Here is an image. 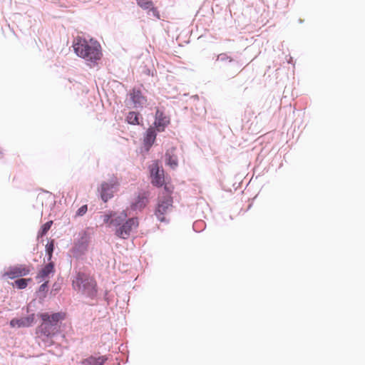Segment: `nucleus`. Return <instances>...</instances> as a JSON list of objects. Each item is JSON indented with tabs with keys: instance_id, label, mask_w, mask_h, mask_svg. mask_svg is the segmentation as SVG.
<instances>
[{
	"instance_id": "obj_1",
	"label": "nucleus",
	"mask_w": 365,
	"mask_h": 365,
	"mask_svg": "<svg viewBox=\"0 0 365 365\" xmlns=\"http://www.w3.org/2000/svg\"><path fill=\"white\" fill-rule=\"evenodd\" d=\"M73 49L78 56L93 64L97 63L103 56L101 44L93 38L88 40L77 37L73 43Z\"/></svg>"
},
{
	"instance_id": "obj_2",
	"label": "nucleus",
	"mask_w": 365,
	"mask_h": 365,
	"mask_svg": "<svg viewBox=\"0 0 365 365\" xmlns=\"http://www.w3.org/2000/svg\"><path fill=\"white\" fill-rule=\"evenodd\" d=\"M38 317L42 322L36 329V334L45 340V338H52L58 332V323L65 319L66 314L63 312L51 314L48 312H43L38 314Z\"/></svg>"
},
{
	"instance_id": "obj_3",
	"label": "nucleus",
	"mask_w": 365,
	"mask_h": 365,
	"mask_svg": "<svg viewBox=\"0 0 365 365\" xmlns=\"http://www.w3.org/2000/svg\"><path fill=\"white\" fill-rule=\"evenodd\" d=\"M73 289L82 294L93 297L96 295L97 282L93 277L83 272H78L72 280Z\"/></svg>"
},
{
	"instance_id": "obj_4",
	"label": "nucleus",
	"mask_w": 365,
	"mask_h": 365,
	"mask_svg": "<svg viewBox=\"0 0 365 365\" xmlns=\"http://www.w3.org/2000/svg\"><path fill=\"white\" fill-rule=\"evenodd\" d=\"M173 209V198L170 195H166L159 199L155 214L158 219L165 221V215L170 213Z\"/></svg>"
},
{
	"instance_id": "obj_5",
	"label": "nucleus",
	"mask_w": 365,
	"mask_h": 365,
	"mask_svg": "<svg viewBox=\"0 0 365 365\" xmlns=\"http://www.w3.org/2000/svg\"><path fill=\"white\" fill-rule=\"evenodd\" d=\"M139 225V222L138 218L132 217L127 220L125 222L123 223L121 226L115 230V235L123 239H127L130 236V233Z\"/></svg>"
},
{
	"instance_id": "obj_6",
	"label": "nucleus",
	"mask_w": 365,
	"mask_h": 365,
	"mask_svg": "<svg viewBox=\"0 0 365 365\" xmlns=\"http://www.w3.org/2000/svg\"><path fill=\"white\" fill-rule=\"evenodd\" d=\"M119 185L118 180L116 178H112L109 182H104L101 184L99 189L101 197L104 202H107L113 196V192Z\"/></svg>"
},
{
	"instance_id": "obj_7",
	"label": "nucleus",
	"mask_w": 365,
	"mask_h": 365,
	"mask_svg": "<svg viewBox=\"0 0 365 365\" xmlns=\"http://www.w3.org/2000/svg\"><path fill=\"white\" fill-rule=\"evenodd\" d=\"M30 272V266L26 264H16L9 267L8 270L3 274V277H8L10 279H14L26 276Z\"/></svg>"
},
{
	"instance_id": "obj_8",
	"label": "nucleus",
	"mask_w": 365,
	"mask_h": 365,
	"mask_svg": "<svg viewBox=\"0 0 365 365\" xmlns=\"http://www.w3.org/2000/svg\"><path fill=\"white\" fill-rule=\"evenodd\" d=\"M150 172L152 178V184L157 187L162 186L165 182L163 170H160L158 165L157 163H154L152 165Z\"/></svg>"
},
{
	"instance_id": "obj_9",
	"label": "nucleus",
	"mask_w": 365,
	"mask_h": 365,
	"mask_svg": "<svg viewBox=\"0 0 365 365\" xmlns=\"http://www.w3.org/2000/svg\"><path fill=\"white\" fill-rule=\"evenodd\" d=\"M55 272L54 262H48L43 267H42L36 274V279L38 282L43 281H48L50 274H53Z\"/></svg>"
},
{
	"instance_id": "obj_10",
	"label": "nucleus",
	"mask_w": 365,
	"mask_h": 365,
	"mask_svg": "<svg viewBox=\"0 0 365 365\" xmlns=\"http://www.w3.org/2000/svg\"><path fill=\"white\" fill-rule=\"evenodd\" d=\"M35 320V314H31L28 317H22L21 319L14 318L10 321V326L11 327H30Z\"/></svg>"
},
{
	"instance_id": "obj_11",
	"label": "nucleus",
	"mask_w": 365,
	"mask_h": 365,
	"mask_svg": "<svg viewBox=\"0 0 365 365\" xmlns=\"http://www.w3.org/2000/svg\"><path fill=\"white\" fill-rule=\"evenodd\" d=\"M148 192H143L140 193L131 205V208L133 210H143L148 202Z\"/></svg>"
},
{
	"instance_id": "obj_12",
	"label": "nucleus",
	"mask_w": 365,
	"mask_h": 365,
	"mask_svg": "<svg viewBox=\"0 0 365 365\" xmlns=\"http://www.w3.org/2000/svg\"><path fill=\"white\" fill-rule=\"evenodd\" d=\"M130 96L134 106L136 108L143 107L147 102L146 98L139 89L133 88L130 93Z\"/></svg>"
},
{
	"instance_id": "obj_13",
	"label": "nucleus",
	"mask_w": 365,
	"mask_h": 365,
	"mask_svg": "<svg viewBox=\"0 0 365 365\" xmlns=\"http://www.w3.org/2000/svg\"><path fill=\"white\" fill-rule=\"evenodd\" d=\"M137 4L144 10H148L153 12V15L158 19H160L159 12L153 5L151 0H136Z\"/></svg>"
},
{
	"instance_id": "obj_14",
	"label": "nucleus",
	"mask_w": 365,
	"mask_h": 365,
	"mask_svg": "<svg viewBox=\"0 0 365 365\" xmlns=\"http://www.w3.org/2000/svg\"><path fill=\"white\" fill-rule=\"evenodd\" d=\"M175 148H171L168 149L165 153V161L173 169H175L178 166V157L175 155Z\"/></svg>"
},
{
	"instance_id": "obj_15",
	"label": "nucleus",
	"mask_w": 365,
	"mask_h": 365,
	"mask_svg": "<svg viewBox=\"0 0 365 365\" xmlns=\"http://www.w3.org/2000/svg\"><path fill=\"white\" fill-rule=\"evenodd\" d=\"M168 123L169 120L165 116L163 115V113L158 110L156 113V119L155 121V125L158 131H163L165 127L168 124Z\"/></svg>"
},
{
	"instance_id": "obj_16",
	"label": "nucleus",
	"mask_w": 365,
	"mask_h": 365,
	"mask_svg": "<svg viewBox=\"0 0 365 365\" xmlns=\"http://www.w3.org/2000/svg\"><path fill=\"white\" fill-rule=\"evenodd\" d=\"M156 138L155 130L153 128H149L147 131L145 136L144 138V144L145 146L150 148L153 143L155 142Z\"/></svg>"
},
{
	"instance_id": "obj_17",
	"label": "nucleus",
	"mask_w": 365,
	"mask_h": 365,
	"mask_svg": "<svg viewBox=\"0 0 365 365\" xmlns=\"http://www.w3.org/2000/svg\"><path fill=\"white\" fill-rule=\"evenodd\" d=\"M106 358L105 356H99L98 358L90 356L82 361L83 365H103Z\"/></svg>"
},
{
	"instance_id": "obj_18",
	"label": "nucleus",
	"mask_w": 365,
	"mask_h": 365,
	"mask_svg": "<svg viewBox=\"0 0 365 365\" xmlns=\"http://www.w3.org/2000/svg\"><path fill=\"white\" fill-rule=\"evenodd\" d=\"M126 217L127 214L125 212H123L119 215L113 214V218L110 221V225L119 227L123 225Z\"/></svg>"
},
{
	"instance_id": "obj_19",
	"label": "nucleus",
	"mask_w": 365,
	"mask_h": 365,
	"mask_svg": "<svg viewBox=\"0 0 365 365\" xmlns=\"http://www.w3.org/2000/svg\"><path fill=\"white\" fill-rule=\"evenodd\" d=\"M126 120L129 124L138 125L139 124V113L130 111L126 116Z\"/></svg>"
},
{
	"instance_id": "obj_20",
	"label": "nucleus",
	"mask_w": 365,
	"mask_h": 365,
	"mask_svg": "<svg viewBox=\"0 0 365 365\" xmlns=\"http://www.w3.org/2000/svg\"><path fill=\"white\" fill-rule=\"evenodd\" d=\"M31 281V278H28V279L21 278V279H16L14 282L13 285L16 286L17 288H19L20 289H25L27 287L28 283Z\"/></svg>"
},
{
	"instance_id": "obj_21",
	"label": "nucleus",
	"mask_w": 365,
	"mask_h": 365,
	"mask_svg": "<svg viewBox=\"0 0 365 365\" xmlns=\"http://www.w3.org/2000/svg\"><path fill=\"white\" fill-rule=\"evenodd\" d=\"M53 249H54V240H51V241L48 242V243L46 245V254L48 256V262H52L51 259H52Z\"/></svg>"
},
{
	"instance_id": "obj_22",
	"label": "nucleus",
	"mask_w": 365,
	"mask_h": 365,
	"mask_svg": "<svg viewBox=\"0 0 365 365\" xmlns=\"http://www.w3.org/2000/svg\"><path fill=\"white\" fill-rule=\"evenodd\" d=\"M52 224H53V221H51V220L43 224L41 226V228L38 232V237L44 236L47 233V232L50 230Z\"/></svg>"
},
{
	"instance_id": "obj_23",
	"label": "nucleus",
	"mask_w": 365,
	"mask_h": 365,
	"mask_svg": "<svg viewBox=\"0 0 365 365\" xmlns=\"http://www.w3.org/2000/svg\"><path fill=\"white\" fill-rule=\"evenodd\" d=\"M88 207L86 205L81 206L77 211L76 215L78 216H83L87 212Z\"/></svg>"
},
{
	"instance_id": "obj_24",
	"label": "nucleus",
	"mask_w": 365,
	"mask_h": 365,
	"mask_svg": "<svg viewBox=\"0 0 365 365\" xmlns=\"http://www.w3.org/2000/svg\"><path fill=\"white\" fill-rule=\"evenodd\" d=\"M43 283L39 287V292H45L48 287V281H43Z\"/></svg>"
},
{
	"instance_id": "obj_25",
	"label": "nucleus",
	"mask_w": 365,
	"mask_h": 365,
	"mask_svg": "<svg viewBox=\"0 0 365 365\" xmlns=\"http://www.w3.org/2000/svg\"><path fill=\"white\" fill-rule=\"evenodd\" d=\"M219 58H220L221 60H222V61H223V60L227 59V60H228L230 62H232V59L230 57L227 56L225 54H220V55L219 56Z\"/></svg>"
},
{
	"instance_id": "obj_26",
	"label": "nucleus",
	"mask_w": 365,
	"mask_h": 365,
	"mask_svg": "<svg viewBox=\"0 0 365 365\" xmlns=\"http://www.w3.org/2000/svg\"><path fill=\"white\" fill-rule=\"evenodd\" d=\"M113 218V215H105L104 217V222L106 223H109L110 224V220Z\"/></svg>"
}]
</instances>
